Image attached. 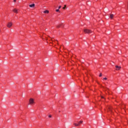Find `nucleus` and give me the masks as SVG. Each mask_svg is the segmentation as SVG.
I'll return each mask as SVG.
<instances>
[{
	"mask_svg": "<svg viewBox=\"0 0 128 128\" xmlns=\"http://www.w3.org/2000/svg\"><path fill=\"white\" fill-rule=\"evenodd\" d=\"M34 104H36V102H34V99L32 98H30L29 100V104H30V106H34Z\"/></svg>",
	"mask_w": 128,
	"mask_h": 128,
	"instance_id": "1",
	"label": "nucleus"
},
{
	"mask_svg": "<svg viewBox=\"0 0 128 128\" xmlns=\"http://www.w3.org/2000/svg\"><path fill=\"white\" fill-rule=\"evenodd\" d=\"M84 32L85 34H92V32L90 30L84 29Z\"/></svg>",
	"mask_w": 128,
	"mask_h": 128,
	"instance_id": "2",
	"label": "nucleus"
},
{
	"mask_svg": "<svg viewBox=\"0 0 128 128\" xmlns=\"http://www.w3.org/2000/svg\"><path fill=\"white\" fill-rule=\"evenodd\" d=\"M82 122H84L82 120H80L79 122H78V124L74 123V125L75 126H80V124H82Z\"/></svg>",
	"mask_w": 128,
	"mask_h": 128,
	"instance_id": "3",
	"label": "nucleus"
},
{
	"mask_svg": "<svg viewBox=\"0 0 128 128\" xmlns=\"http://www.w3.org/2000/svg\"><path fill=\"white\" fill-rule=\"evenodd\" d=\"M7 28H10L12 26V22H8L6 26Z\"/></svg>",
	"mask_w": 128,
	"mask_h": 128,
	"instance_id": "4",
	"label": "nucleus"
},
{
	"mask_svg": "<svg viewBox=\"0 0 128 128\" xmlns=\"http://www.w3.org/2000/svg\"><path fill=\"white\" fill-rule=\"evenodd\" d=\"M116 68V70H120L122 68V67L120 66H115Z\"/></svg>",
	"mask_w": 128,
	"mask_h": 128,
	"instance_id": "5",
	"label": "nucleus"
},
{
	"mask_svg": "<svg viewBox=\"0 0 128 128\" xmlns=\"http://www.w3.org/2000/svg\"><path fill=\"white\" fill-rule=\"evenodd\" d=\"M36 4H30L29 6L30 8H34Z\"/></svg>",
	"mask_w": 128,
	"mask_h": 128,
	"instance_id": "6",
	"label": "nucleus"
},
{
	"mask_svg": "<svg viewBox=\"0 0 128 128\" xmlns=\"http://www.w3.org/2000/svg\"><path fill=\"white\" fill-rule=\"evenodd\" d=\"M108 110L110 112H112V106H109Z\"/></svg>",
	"mask_w": 128,
	"mask_h": 128,
	"instance_id": "7",
	"label": "nucleus"
},
{
	"mask_svg": "<svg viewBox=\"0 0 128 128\" xmlns=\"http://www.w3.org/2000/svg\"><path fill=\"white\" fill-rule=\"evenodd\" d=\"M13 12H15V14H18V9H16V8H14V9L13 10Z\"/></svg>",
	"mask_w": 128,
	"mask_h": 128,
	"instance_id": "8",
	"label": "nucleus"
},
{
	"mask_svg": "<svg viewBox=\"0 0 128 128\" xmlns=\"http://www.w3.org/2000/svg\"><path fill=\"white\" fill-rule=\"evenodd\" d=\"M114 14H110V18H111V20H112V18H114Z\"/></svg>",
	"mask_w": 128,
	"mask_h": 128,
	"instance_id": "9",
	"label": "nucleus"
},
{
	"mask_svg": "<svg viewBox=\"0 0 128 128\" xmlns=\"http://www.w3.org/2000/svg\"><path fill=\"white\" fill-rule=\"evenodd\" d=\"M62 26V24H60L58 25L56 27L58 28H60V26Z\"/></svg>",
	"mask_w": 128,
	"mask_h": 128,
	"instance_id": "10",
	"label": "nucleus"
},
{
	"mask_svg": "<svg viewBox=\"0 0 128 128\" xmlns=\"http://www.w3.org/2000/svg\"><path fill=\"white\" fill-rule=\"evenodd\" d=\"M44 14H48L49 12L48 10H46L44 12Z\"/></svg>",
	"mask_w": 128,
	"mask_h": 128,
	"instance_id": "11",
	"label": "nucleus"
},
{
	"mask_svg": "<svg viewBox=\"0 0 128 128\" xmlns=\"http://www.w3.org/2000/svg\"><path fill=\"white\" fill-rule=\"evenodd\" d=\"M66 5L64 6V7L62 8L63 10H66Z\"/></svg>",
	"mask_w": 128,
	"mask_h": 128,
	"instance_id": "12",
	"label": "nucleus"
},
{
	"mask_svg": "<svg viewBox=\"0 0 128 128\" xmlns=\"http://www.w3.org/2000/svg\"><path fill=\"white\" fill-rule=\"evenodd\" d=\"M99 76H100V78L102 77V74L100 73V75H99Z\"/></svg>",
	"mask_w": 128,
	"mask_h": 128,
	"instance_id": "13",
	"label": "nucleus"
},
{
	"mask_svg": "<svg viewBox=\"0 0 128 128\" xmlns=\"http://www.w3.org/2000/svg\"><path fill=\"white\" fill-rule=\"evenodd\" d=\"M56 12H60V10H58V9L56 10Z\"/></svg>",
	"mask_w": 128,
	"mask_h": 128,
	"instance_id": "14",
	"label": "nucleus"
},
{
	"mask_svg": "<svg viewBox=\"0 0 128 128\" xmlns=\"http://www.w3.org/2000/svg\"><path fill=\"white\" fill-rule=\"evenodd\" d=\"M103 80H108V78H103Z\"/></svg>",
	"mask_w": 128,
	"mask_h": 128,
	"instance_id": "15",
	"label": "nucleus"
},
{
	"mask_svg": "<svg viewBox=\"0 0 128 128\" xmlns=\"http://www.w3.org/2000/svg\"><path fill=\"white\" fill-rule=\"evenodd\" d=\"M62 8V6H58V9L60 10V8Z\"/></svg>",
	"mask_w": 128,
	"mask_h": 128,
	"instance_id": "16",
	"label": "nucleus"
},
{
	"mask_svg": "<svg viewBox=\"0 0 128 128\" xmlns=\"http://www.w3.org/2000/svg\"><path fill=\"white\" fill-rule=\"evenodd\" d=\"M48 118H52L51 115H49Z\"/></svg>",
	"mask_w": 128,
	"mask_h": 128,
	"instance_id": "17",
	"label": "nucleus"
},
{
	"mask_svg": "<svg viewBox=\"0 0 128 128\" xmlns=\"http://www.w3.org/2000/svg\"><path fill=\"white\" fill-rule=\"evenodd\" d=\"M14 2H16V0H14Z\"/></svg>",
	"mask_w": 128,
	"mask_h": 128,
	"instance_id": "18",
	"label": "nucleus"
},
{
	"mask_svg": "<svg viewBox=\"0 0 128 128\" xmlns=\"http://www.w3.org/2000/svg\"><path fill=\"white\" fill-rule=\"evenodd\" d=\"M101 98H104L103 96H102Z\"/></svg>",
	"mask_w": 128,
	"mask_h": 128,
	"instance_id": "19",
	"label": "nucleus"
},
{
	"mask_svg": "<svg viewBox=\"0 0 128 128\" xmlns=\"http://www.w3.org/2000/svg\"><path fill=\"white\" fill-rule=\"evenodd\" d=\"M58 112H60V110H59V111H58Z\"/></svg>",
	"mask_w": 128,
	"mask_h": 128,
	"instance_id": "20",
	"label": "nucleus"
},
{
	"mask_svg": "<svg viewBox=\"0 0 128 128\" xmlns=\"http://www.w3.org/2000/svg\"><path fill=\"white\" fill-rule=\"evenodd\" d=\"M107 90H108V88H107Z\"/></svg>",
	"mask_w": 128,
	"mask_h": 128,
	"instance_id": "21",
	"label": "nucleus"
}]
</instances>
